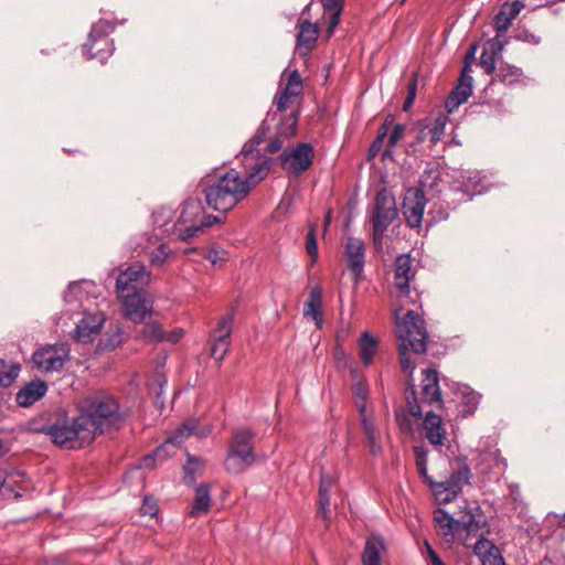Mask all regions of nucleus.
I'll use <instances>...</instances> for the list:
<instances>
[{"label":"nucleus","mask_w":565,"mask_h":565,"mask_svg":"<svg viewBox=\"0 0 565 565\" xmlns=\"http://www.w3.org/2000/svg\"><path fill=\"white\" fill-rule=\"evenodd\" d=\"M322 3L326 10L332 12L328 26V34L330 35L340 21L343 0H322Z\"/></svg>","instance_id":"37998d69"},{"label":"nucleus","mask_w":565,"mask_h":565,"mask_svg":"<svg viewBox=\"0 0 565 565\" xmlns=\"http://www.w3.org/2000/svg\"><path fill=\"white\" fill-rule=\"evenodd\" d=\"M204 207L199 199H188L183 203L182 211L178 218V223H194L195 220L203 215Z\"/></svg>","instance_id":"f704fd0d"},{"label":"nucleus","mask_w":565,"mask_h":565,"mask_svg":"<svg viewBox=\"0 0 565 565\" xmlns=\"http://www.w3.org/2000/svg\"><path fill=\"white\" fill-rule=\"evenodd\" d=\"M475 553L482 565H505L499 548L489 540L481 539L475 544Z\"/></svg>","instance_id":"cd10ccee"},{"label":"nucleus","mask_w":565,"mask_h":565,"mask_svg":"<svg viewBox=\"0 0 565 565\" xmlns=\"http://www.w3.org/2000/svg\"><path fill=\"white\" fill-rule=\"evenodd\" d=\"M384 550L385 546L381 537H370L362 554V565H381V553Z\"/></svg>","instance_id":"7c9ffc66"},{"label":"nucleus","mask_w":565,"mask_h":565,"mask_svg":"<svg viewBox=\"0 0 565 565\" xmlns=\"http://www.w3.org/2000/svg\"><path fill=\"white\" fill-rule=\"evenodd\" d=\"M150 279V274L140 263H134L122 270L116 280V291L142 290L143 285H147Z\"/></svg>","instance_id":"6ab92c4d"},{"label":"nucleus","mask_w":565,"mask_h":565,"mask_svg":"<svg viewBox=\"0 0 565 565\" xmlns=\"http://www.w3.org/2000/svg\"><path fill=\"white\" fill-rule=\"evenodd\" d=\"M71 359L67 343L44 344L35 349L31 356L32 367L42 373L61 372Z\"/></svg>","instance_id":"1a4fd4ad"},{"label":"nucleus","mask_w":565,"mask_h":565,"mask_svg":"<svg viewBox=\"0 0 565 565\" xmlns=\"http://www.w3.org/2000/svg\"><path fill=\"white\" fill-rule=\"evenodd\" d=\"M115 28L116 25L114 22L106 19H100L93 24L88 34V39L94 41L98 40L99 44L105 46L107 42H114L111 39H109V35L115 31Z\"/></svg>","instance_id":"72a5a7b5"},{"label":"nucleus","mask_w":565,"mask_h":565,"mask_svg":"<svg viewBox=\"0 0 565 565\" xmlns=\"http://www.w3.org/2000/svg\"><path fill=\"white\" fill-rule=\"evenodd\" d=\"M397 338L399 341V362L404 372L409 373L405 396L408 412L416 418L423 416L422 406L418 403L417 392L412 377L414 365L407 354L412 350L416 354H424L427 350L428 332L426 323L420 315L414 310L406 312L404 319L399 321V310H395Z\"/></svg>","instance_id":"f03ea898"},{"label":"nucleus","mask_w":565,"mask_h":565,"mask_svg":"<svg viewBox=\"0 0 565 565\" xmlns=\"http://www.w3.org/2000/svg\"><path fill=\"white\" fill-rule=\"evenodd\" d=\"M477 51H478V44L477 43H472L469 46V49L467 50L466 54H465L463 67H462V72L461 73L469 74V72L471 71V65L476 61Z\"/></svg>","instance_id":"4d7b16f0"},{"label":"nucleus","mask_w":565,"mask_h":565,"mask_svg":"<svg viewBox=\"0 0 565 565\" xmlns=\"http://www.w3.org/2000/svg\"><path fill=\"white\" fill-rule=\"evenodd\" d=\"M472 93V77L469 74L461 73L457 86L446 99V107L452 113L461 104L466 103Z\"/></svg>","instance_id":"393cba45"},{"label":"nucleus","mask_w":565,"mask_h":565,"mask_svg":"<svg viewBox=\"0 0 565 565\" xmlns=\"http://www.w3.org/2000/svg\"><path fill=\"white\" fill-rule=\"evenodd\" d=\"M234 323V309L231 312L223 316L215 329V339L210 349V355L216 361H223L228 351L230 338L232 334Z\"/></svg>","instance_id":"a211bd4d"},{"label":"nucleus","mask_w":565,"mask_h":565,"mask_svg":"<svg viewBox=\"0 0 565 565\" xmlns=\"http://www.w3.org/2000/svg\"><path fill=\"white\" fill-rule=\"evenodd\" d=\"M406 127L403 124H397L393 127L392 132L387 139V146L384 151V156H391L393 152V148L402 140L405 135Z\"/></svg>","instance_id":"49530a36"},{"label":"nucleus","mask_w":565,"mask_h":565,"mask_svg":"<svg viewBox=\"0 0 565 565\" xmlns=\"http://www.w3.org/2000/svg\"><path fill=\"white\" fill-rule=\"evenodd\" d=\"M434 520L448 541H452L455 534L460 530L470 531L475 521L471 514H468L463 520L455 519L444 509H437L434 512Z\"/></svg>","instance_id":"aec40b11"},{"label":"nucleus","mask_w":565,"mask_h":565,"mask_svg":"<svg viewBox=\"0 0 565 565\" xmlns=\"http://www.w3.org/2000/svg\"><path fill=\"white\" fill-rule=\"evenodd\" d=\"M78 417L88 428L95 440L96 434L119 429L125 423L120 404L113 395L96 392L77 402Z\"/></svg>","instance_id":"7ed1b4c3"},{"label":"nucleus","mask_w":565,"mask_h":565,"mask_svg":"<svg viewBox=\"0 0 565 565\" xmlns=\"http://www.w3.org/2000/svg\"><path fill=\"white\" fill-rule=\"evenodd\" d=\"M34 430L47 435L54 445L65 449H82L94 441L92 433L78 415L70 417L65 411L58 412L53 423Z\"/></svg>","instance_id":"20e7f679"},{"label":"nucleus","mask_w":565,"mask_h":565,"mask_svg":"<svg viewBox=\"0 0 565 565\" xmlns=\"http://www.w3.org/2000/svg\"><path fill=\"white\" fill-rule=\"evenodd\" d=\"M429 214L434 222H441L449 217V212L444 206H437V204L434 205Z\"/></svg>","instance_id":"774afa93"},{"label":"nucleus","mask_w":565,"mask_h":565,"mask_svg":"<svg viewBox=\"0 0 565 565\" xmlns=\"http://www.w3.org/2000/svg\"><path fill=\"white\" fill-rule=\"evenodd\" d=\"M333 356L338 371L348 372L349 376L353 379V364L351 363L350 359L347 358L342 343L335 342Z\"/></svg>","instance_id":"a19ab883"},{"label":"nucleus","mask_w":565,"mask_h":565,"mask_svg":"<svg viewBox=\"0 0 565 565\" xmlns=\"http://www.w3.org/2000/svg\"><path fill=\"white\" fill-rule=\"evenodd\" d=\"M439 181L437 171H425L420 177V186L409 188L403 199L402 213L407 226L411 228H420L424 221V212L427 200L424 194L425 189H434Z\"/></svg>","instance_id":"423d86ee"},{"label":"nucleus","mask_w":565,"mask_h":565,"mask_svg":"<svg viewBox=\"0 0 565 565\" xmlns=\"http://www.w3.org/2000/svg\"><path fill=\"white\" fill-rule=\"evenodd\" d=\"M202 220L200 222V225L202 227V230L204 231L205 228H209L211 227L212 225L214 224H217V223H223L224 222V217H220V216H216V215H212V214H204L202 215Z\"/></svg>","instance_id":"338daca9"},{"label":"nucleus","mask_w":565,"mask_h":565,"mask_svg":"<svg viewBox=\"0 0 565 565\" xmlns=\"http://www.w3.org/2000/svg\"><path fill=\"white\" fill-rule=\"evenodd\" d=\"M309 10L310 4L303 9L297 23L298 34L296 36V50L301 56H306L311 53L318 41L320 31L317 23H311L309 20L303 19L305 14Z\"/></svg>","instance_id":"f3484780"},{"label":"nucleus","mask_w":565,"mask_h":565,"mask_svg":"<svg viewBox=\"0 0 565 565\" xmlns=\"http://www.w3.org/2000/svg\"><path fill=\"white\" fill-rule=\"evenodd\" d=\"M499 60H500V57H498L497 55L490 54L489 51L483 47L481 56H480L479 65L481 66V68L484 71L486 74L490 75L495 72V70H497L495 64Z\"/></svg>","instance_id":"de8ad7c7"},{"label":"nucleus","mask_w":565,"mask_h":565,"mask_svg":"<svg viewBox=\"0 0 565 565\" xmlns=\"http://www.w3.org/2000/svg\"><path fill=\"white\" fill-rule=\"evenodd\" d=\"M523 8L524 3L520 0H515L513 2H504L499 11L513 21Z\"/></svg>","instance_id":"3c124183"},{"label":"nucleus","mask_w":565,"mask_h":565,"mask_svg":"<svg viewBox=\"0 0 565 565\" xmlns=\"http://www.w3.org/2000/svg\"><path fill=\"white\" fill-rule=\"evenodd\" d=\"M285 88H289V89H296V90H299V94H301V89H302V78L298 72V70H294L289 76H288V82L285 86Z\"/></svg>","instance_id":"bf43d9fd"},{"label":"nucleus","mask_w":565,"mask_h":565,"mask_svg":"<svg viewBox=\"0 0 565 565\" xmlns=\"http://www.w3.org/2000/svg\"><path fill=\"white\" fill-rule=\"evenodd\" d=\"M306 252L309 255L311 262L310 265L313 266L319 256L318 250V241H317V225L316 224H309L308 233L306 236Z\"/></svg>","instance_id":"ea45409f"},{"label":"nucleus","mask_w":565,"mask_h":565,"mask_svg":"<svg viewBox=\"0 0 565 565\" xmlns=\"http://www.w3.org/2000/svg\"><path fill=\"white\" fill-rule=\"evenodd\" d=\"M447 118L443 115L438 116L431 125H426L427 134L429 136V141L431 146H435L438 141H440L441 137L445 134Z\"/></svg>","instance_id":"79ce46f5"},{"label":"nucleus","mask_w":565,"mask_h":565,"mask_svg":"<svg viewBox=\"0 0 565 565\" xmlns=\"http://www.w3.org/2000/svg\"><path fill=\"white\" fill-rule=\"evenodd\" d=\"M344 257L347 268L353 274V237H347Z\"/></svg>","instance_id":"680f3d73"},{"label":"nucleus","mask_w":565,"mask_h":565,"mask_svg":"<svg viewBox=\"0 0 565 565\" xmlns=\"http://www.w3.org/2000/svg\"><path fill=\"white\" fill-rule=\"evenodd\" d=\"M332 477L321 469L320 473V482L318 489V500H317V518L322 519L324 521L330 519V490L333 486Z\"/></svg>","instance_id":"a878e982"},{"label":"nucleus","mask_w":565,"mask_h":565,"mask_svg":"<svg viewBox=\"0 0 565 565\" xmlns=\"http://www.w3.org/2000/svg\"><path fill=\"white\" fill-rule=\"evenodd\" d=\"M418 403L435 405L437 407L443 405L439 376L436 369L428 367L423 371L420 399L418 398Z\"/></svg>","instance_id":"412c9836"},{"label":"nucleus","mask_w":565,"mask_h":565,"mask_svg":"<svg viewBox=\"0 0 565 565\" xmlns=\"http://www.w3.org/2000/svg\"><path fill=\"white\" fill-rule=\"evenodd\" d=\"M415 276L412 258L408 254L396 257L395 260V286L398 289V299L402 303H415L416 299L411 297L409 282Z\"/></svg>","instance_id":"4468645a"},{"label":"nucleus","mask_w":565,"mask_h":565,"mask_svg":"<svg viewBox=\"0 0 565 565\" xmlns=\"http://www.w3.org/2000/svg\"><path fill=\"white\" fill-rule=\"evenodd\" d=\"M255 438L256 433L249 427H237L232 430L224 459L226 472L241 475L256 462Z\"/></svg>","instance_id":"39448f33"},{"label":"nucleus","mask_w":565,"mask_h":565,"mask_svg":"<svg viewBox=\"0 0 565 565\" xmlns=\"http://www.w3.org/2000/svg\"><path fill=\"white\" fill-rule=\"evenodd\" d=\"M426 131L427 129L425 126H418L417 128L408 131L409 135H413L414 140L408 142L406 146L405 151L407 154L417 157L422 153L419 146L429 139V136Z\"/></svg>","instance_id":"58836bf2"},{"label":"nucleus","mask_w":565,"mask_h":565,"mask_svg":"<svg viewBox=\"0 0 565 565\" xmlns=\"http://www.w3.org/2000/svg\"><path fill=\"white\" fill-rule=\"evenodd\" d=\"M271 159V164L277 161L282 170L300 177L312 166L315 149L309 142H298L290 150H284L277 159Z\"/></svg>","instance_id":"9b49d317"},{"label":"nucleus","mask_w":565,"mask_h":565,"mask_svg":"<svg viewBox=\"0 0 565 565\" xmlns=\"http://www.w3.org/2000/svg\"><path fill=\"white\" fill-rule=\"evenodd\" d=\"M121 303V311L127 320L134 323H141L146 316L152 312V301L148 300L143 290L116 291Z\"/></svg>","instance_id":"f8f14e48"},{"label":"nucleus","mask_w":565,"mask_h":565,"mask_svg":"<svg viewBox=\"0 0 565 565\" xmlns=\"http://www.w3.org/2000/svg\"><path fill=\"white\" fill-rule=\"evenodd\" d=\"M522 76L523 72L521 68L509 63L501 62L498 70H495L494 81L498 79L503 84L512 85L519 83Z\"/></svg>","instance_id":"c9c22d12"},{"label":"nucleus","mask_w":565,"mask_h":565,"mask_svg":"<svg viewBox=\"0 0 565 565\" xmlns=\"http://www.w3.org/2000/svg\"><path fill=\"white\" fill-rule=\"evenodd\" d=\"M104 322L103 316L85 315L76 324L73 338L79 343H90L99 334Z\"/></svg>","instance_id":"5701e85b"},{"label":"nucleus","mask_w":565,"mask_h":565,"mask_svg":"<svg viewBox=\"0 0 565 565\" xmlns=\"http://www.w3.org/2000/svg\"><path fill=\"white\" fill-rule=\"evenodd\" d=\"M508 43L509 40L504 36V34L498 33L494 38L486 41L483 47L488 50L490 54L497 55L501 58L502 52Z\"/></svg>","instance_id":"c03bdc74"},{"label":"nucleus","mask_w":565,"mask_h":565,"mask_svg":"<svg viewBox=\"0 0 565 565\" xmlns=\"http://www.w3.org/2000/svg\"><path fill=\"white\" fill-rule=\"evenodd\" d=\"M475 461V470L481 483L489 482L493 475H500L507 466L498 450L480 451Z\"/></svg>","instance_id":"2eb2a0df"},{"label":"nucleus","mask_w":565,"mask_h":565,"mask_svg":"<svg viewBox=\"0 0 565 565\" xmlns=\"http://www.w3.org/2000/svg\"><path fill=\"white\" fill-rule=\"evenodd\" d=\"M204 460L186 452V462L183 466V482L188 487H194L198 475H202Z\"/></svg>","instance_id":"473e14b6"},{"label":"nucleus","mask_w":565,"mask_h":565,"mask_svg":"<svg viewBox=\"0 0 565 565\" xmlns=\"http://www.w3.org/2000/svg\"><path fill=\"white\" fill-rule=\"evenodd\" d=\"M393 121H394L393 116L386 117L384 124L382 125L381 131L379 132L375 141L373 142L372 149L380 147V145L383 142L384 138L386 137L388 126H391L393 124Z\"/></svg>","instance_id":"0e129e2a"},{"label":"nucleus","mask_w":565,"mask_h":565,"mask_svg":"<svg viewBox=\"0 0 565 565\" xmlns=\"http://www.w3.org/2000/svg\"><path fill=\"white\" fill-rule=\"evenodd\" d=\"M140 335L143 341L149 343H160L166 340V331L158 321L146 322L140 331Z\"/></svg>","instance_id":"4c0bfd02"},{"label":"nucleus","mask_w":565,"mask_h":565,"mask_svg":"<svg viewBox=\"0 0 565 565\" xmlns=\"http://www.w3.org/2000/svg\"><path fill=\"white\" fill-rule=\"evenodd\" d=\"M398 215L395 196L387 190L377 192L369 212V221L373 228V241L381 244L384 233Z\"/></svg>","instance_id":"6e6552de"},{"label":"nucleus","mask_w":565,"mask_h":565,"mask_svg":"<svg viewBox=\"0 0 565 565\" xmlns=\"http://www.w3.org/2000/svg\"><path fill=\"white\" fill-rule=\"evenodd\" d=\"M211 484L209 482H202L195 487V497L192 503L193 515L206 514L211 507Z\"/></svg>","instance_id":"2f4dec72"},{"label":"nucleus","mask_w":565,"mask_h":565,"mask_svg":"<svg viewBox=\"0 0 565 565\" xmlns=\"http://www.w3.org/2000/svg\"><path fill=\"white\" fill-rule=\"evenodd\" d=\"M21 371V364L19 362H7L4 359H0V387L11 386L18 379Z\"/></svg>","instance_id":"e433bc0d"},{"label":"nucleus","mask_w":565,"mask_h":565,"mask_svg":"<svg viewBox=\"0 0 565 565\" xmlns=\"http://www.w3.org/2000/svg\"><path fill=\"white\" fill-rule=\"evenodd\" d=\"M463 398L466 401V405L468 406V409L466 412L469 414H472L479 404V401H480L479 394L471 391V392L465 394Z\"/></svg>","instance_id":"e2e57ef3"},{"label":"nucleus","mask_w":565,"mask_h":565,"mask_svg":"<svg viewBox=\"0 0 565 565\" xmlns=\"http://www.w3.org/2000/svg\"><path fill=\"white\" fill-rule=\"evenodd\" d=\"M300 96L299 90L285 88L277 93L275 96V103L277 105V113L285 111L291 102V98Z\"/></svg>","instance_id":"a18cd8bd"},{"label":"nucleus","mask_w":565,"mask_h":565,"mask_svg":"<svg viewBox=\"0 0 565 565\" xmlns=\"http://www.w3.org/2000/svg\"><path fill=\"white\" fill-rule=\"evenodd\" d=\"M471 470L466 457H456L450 461V475L445 481L429 480V486L439 503L455 500L462 491L465 484L470 483Z\"/></svg>","instance_id":"0eeeda50"},{"label":"nucleus","mask_w":565,"mask_h":565,"mask_svg":"<svg viewBox=\"0 0 565 565\" xmlns=\"http://www.w3.org/2000/svg\"><path fill=\"white\" fill-rule=\"evenodd\" d=\"M226 255L225 250H218L214 247L210 248L205 255L204 258L211 262L213 265H216L218 262L224 263L226 262V258L224 257Z\"/></svg>","instance_id":"052dcab7"},{"label":"nucleus","mask_w":565,"mask_h":565,"mask_svg":"<svg viewBox=\"0 0 565 565\" xmlns=\"http://www.w3.org/2000/svg\"><path fill=\"white\" fill-rule=\"evenodd\" d=\"M273 161L271 157H263L262 161L250 167L244 177L231 168L223 174L205 181L202 193L207 206L221 213L233 210L266 178Z\"/></svg>","instance_id":"f257e3e1"},{"label":"nucleus","mask_w":565,"mask_h":565,"mask_svg":"<svg viewBox=\"0 0 565 565\" xmlns=\"http://www.w3.org/2000/svg\"><path fill=\"white\" fill-rule=\"evenodd\" d=\"M159 507L152 497H145L142 500V504L140 507V513L142 515H149L151 518L156 516L158 514Z\"/></svg>","instance_id":"5fc2aeb1"},{"label":"nucleus","mask_w":565,"mask_h":565,"mask_svg":"<svg viewBox=\"0 0 565 565\" xmlns=\"http://www.w3.org/2000/svg\"><path fill=\"white\" fill-rule=\"evenodd\" d=\"M303 316L312 318L317 329H322L324 319L322 311V289L316 286L311 289L309 300L303 306Z\"/></svg>","instance_id":"bb28decb"},{"label":"nucleus","mask_w":565,"mask_h":565,"mask_svg":"<svg viewBox=\"0 0 565 565\" xmlns=\"http://www.w3.org/2000/svg\"><path fill=\"white\" fill-rule=\"evenodd\" d=\"M423 428L425 430V438L430 445L434 447L444 446L447 433L439 415L428 411L423 422Z\"/></svg>","instance_id":"b1692460"},{"label":"nucleus","mask_w":565,"mask_h":565,"mask_svg":"<svg viewBox=\"0 0 565 565\" xmlns=\"http://www.w3.org/2000/svg\"><path fill=\"white\" fill-rule=\"evenodd\" d=\"M83 53L87 56L88 60H98L104 63L114 52L115 46L114 42H107L104 46L99 44L98 40L88 39L85 44H83Z\"/></svg>","instance_id":"c756f323"},{"label":"nucleus","mask_w":565,"mask_h":565,"mask_svg":"<svg viewBox=\"0 0 565 565\" xmlns=\"http://www.w3.org/2000/svg\"><path fill=\"white\" fill-rule=\"evenodd\" d=\"M257 147L258 145L257 143H254V140L253 139H249L247 142H245V145L243 146V149L241 151V154L244 157V158H248L250 156H254L256 154L257 158H260V153L259 151L257 150Z\"/></svg>","instance_id":"69168bd1"},{"label":"nucleus","mask_w":565,"mask_h":565,"mask_svg":"<svg viewBox=\"0 0 565 565\" xmlns=\"http://www.w3.org/2000/svg\"><path fill=\"white\" fill-rule=\"evenodd\" d=\"M416 94H417V74H414L413 77L407 83V96L403 104L404 111H408L412 108L413 103L416 98Z\"/></svg>","instance_id":"603ef678"},{"label":"nucleus","mask_w":565,"mask_h":565,"mask_svg":"<svg viewBox=\"0 0 565 565\" xmlns=\"http://www.w3.org/2000/svg\"><path fill=\"white\" fill-rule=\"evenodd\" d=\"M49 391V384L39 377L25 383L15 394L20 407L28 408L42 399Z\"/></svg>","instance_id":"4be33fe9"},{"label":"nucleus","mask_w":565,"mask_h":565,"mask_svg":"<svg viewBox=\"0 0 565 565\" xmlns=\"http://www.w3.org/2000/svg\"><path fill=\"white\" fill-rule=\"evenodd\" d=\"M359 355L364 366H370L373 363V358L379 350V340L373 333L364 331L361 333L359 341Z\"/></svg>","instance_id":"c85d7f7f"},{"label":"nucleus","mask_w":565,"mask_h":565,"mask_svg":"<svg viewBox=\"0 0 565 565\" xmlns=\"http://www.w3.org/2000/svg\"><path fill=\"white\" fill-rule=\"evenodd\" d=\"M203 230L199 224H195V223H190L189 226H185L183 228H179V238L182 241V242H190L193 237H195L199 233H202Z\"/></svg>","instance_id":"864d4df0"},{"label":"nucleus","mask_w":565,"mask_h":565,"mask_svg":"<svg viewBox=\"0 0 565 565\" xmlns=\"http://www.w3.org/2000/svg\"><path fill=\"white\" fill-rule=\"evenodd\" d=\"M355 407L361 417L362 443L372 456H379L382 452V437L373 414L365 403L359 404L356 399Z\"/></svg>","instance_id":"ddd939ff"},{"label":"nucleus","mask_w":565,"mask_h":565,"mask_svg":"<svg viewBox=\"0 0 565 565\" xmlns=\"http://www.w3.org/2000/svg\"><path fill=\"white\" fill-rule=\"evenodd\" d=\"M512 23V20H510L508 17L503 15L500 11L495 14L493 19V28L497 31V33L505 34L509 30L510 25Z\"/></svg>","instance_id":"6e6d98bb"},{"label":"nucleus","mask_w":565,"mask_h":565,"mask_svg":"<svg viewBox=\"0 0 565 565\" xmlns=\"http://www.w3.org/2000/svg\"><path fill=\"white\" fill-rule=\"evenodd\" d=\"M157 386L154 390V397H153V405L162 409L164 407V398L162 397L163 387L167 384V381L164 379H157L156 381Z\"/></svg>","instance_id":"13d9d810"},{"label":"nucleus","mask_w":565,"mask_h":565,"mask_svg":"<svg viewBox=\"0 0 565 565\" xmlns=\"http://www.w3.org/2000/svg\"><path fill=\"white\" fill-rule=\"evenodd\" d=\"M206 436V433L198 431V419L189 418L185 419L161 445H159L151 455L143 457V463L146 467L150 462L157 460L163 461L171 455H173L177 448L190 436Z\"/></svg>","instance_id":"9d476101"},{"label":"nucleus","mask_w":565,"mask_h":565,"mask_svg":"<svg viewBox=\"0 0 565 565\" xmlns=\"http://www.w3.org/2000/svg\"><path fill=\"white\" fill-rule=\"evenodd\" d=\"M364 254H365L364 243L355 239V284L362 277L364 256H365Z\"/></svg>","instance_id":"09e8293b"},{"label":"nucleus","mask_w":565,"mask_h":565,"mask_svg":"<svg viewBox=\"0 0 565 565\" xmlns=\"http://www.w3.org/2000/svg\"><path fill=\"white\" fill-rule=\"evenodd\" d=\"M300 110H292L289 115L282 116L276 127L275 136L269 140L266 151L269 153L278 152L286 140L297 134Z\"/></svg>","instance_id":"dca6fc26"},{"label":"nucleus","mask_w":565,"mask_h":565,"mask_svg":"<svg viewBox=\"0 0 565 565\" xmlns=\"http://www.w3.org/2000/svg\"><path fill=\"white\" fill-rule=\"evenodd\" d=\"M170 254V249L166 244H160L151 252L150 263L152 266H161L166 263Z\"/></svg>","instance_id":"8fccbe9b"}]
</instances>
